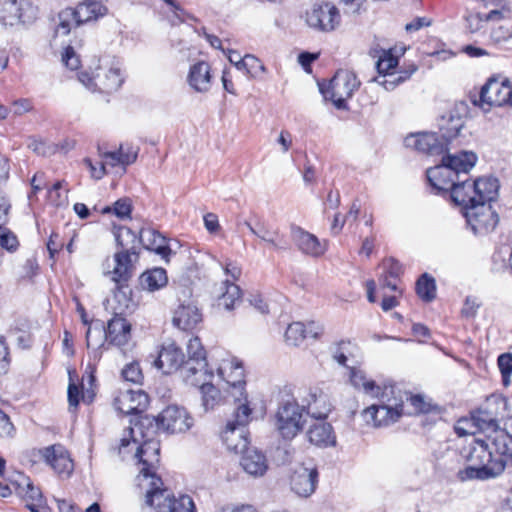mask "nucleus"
I'll return each mask as SVG.
<instances>
[{"label":"nucleus","mask_w":512,"mask_h":512,"mask_svg":"<svg viewBox=\"0 0 512 512\" xmlns=\"http://www.w3.org/2000/svg\"><path fill=\"white\" fill-rule=\"evenodd\" d=\"M158 425L154 417L145 415L129 427V437H123L119 446V453L125 454L129 446L136 450L134 457L138 460L140 474L144 480H149V489L146 492V504L153 507L155 512H195L194 502L188 495L174 498L166 489H161L162 481L155 475L159 463V442L155 440Z\"/></svg>","instance_id":"obj_1"},{"label":"nucleus","mask_w":512,"mask_h":512,"mask_svg":"<svg viewBox=\"0 0 512 512\" xmlns=\"http://www.w3.org/2000/svg\"><path fill=\"white\" fill-rule=\"evenodd\" d=\"M477 156L473 152L463 151L458 154H448L442 163L427 170L430 184L439 191H451L461 184L460 174H467L476 164Z\"/></svg>","instance_id":"obj_2"},{"label":"nucleus","mask_w":512,"mask_h":512,"mask_svg":"<svg viewBox=\"0 0 512 512\" xmlns=\"http://www.w3.org/2000/svg\"><path fill=\"white\" fill-rule=\"evenodd\" d=\"M467 460L470 465L458 473L462 481L487 480L499 476L504 471V462L494 458L493 451L490 450L484 439L474 440Z\"/></svg>","instance_id":"obj_3"},{"label":"nucleus","mask_w":512,"mask_h":512,"mask_svg":"<svg viewBox=\"0 0 512 512\" xmlns=\"http://www.w3.org/2000/svg\"><path fill=\"white\" fill-rule=\"evenodd\" d=\"M79 80L91 91L115 92L124 82L122 63L115 57H103L98 60L91 73L81 72Z\"/></svg>","instance_id":"obj_4"},{"label":"nucleus","mask_w":512,"mask_h":512,"mask_svg":"<svg viewBox=\"0 0 512 512\" xmlns=\"http://www.w3.org/2000/svg\"><path fill=\"white\" fill-rule=\"evenodd\" d=\"M106 7L98 0H83L75 8L68 7L57 15L55 33L68 35L72 29L82 24L97 20L106 14Z\"/></svg>","instance_id":"obj_5"},{"label":"nucleus","mask_w":512,"mask_h":512,"mask_svg":"<svg viewBox=\"0 0 512 512\" xmlns=\"http://www.w3.org/2000/svg\"><path fill=\"white\" fill-rule=\"evenodd\" d=\"M499 182L496 178H478L473 183L462 180L453 189L452 200L457 205L466 206L469 203L489 204L498 196Z\"/></svg>","instance_id":"obj_6"},{"label":"nucleus","mask_w":512,"mask_h":512,"mask_svg":"<svg viewBox=\"0 0 512 512\" xmlns=\"http://www.w3.org/2000/svg\"><path fill=\"white\" fill-rule=\"evenodd\" d=\"M218 375L225 381L227 400L233 398L235 404L248 401L245 391V373L242 363L226 352L218 353Z\"/></svg>","instance_id":"obj_7"},{"label":"nucleus","mask_w":512,"mask_h":512,"mask_svg":"<svg viewBox=\"0 0 512 512\" xmlns=\"http://www.w3.org/2000/svg\"><path fill=\"white\" fill-rule=\"evenodd\" d=\"M236 405L237 408L234 409L231 419L227 421L221 437L229 450L242 454L250 449L246 426L251 421L252 410L248 401Z\"/></svg>","instance_id":"obj_8"},{"label":"nucleus","mask_w":512,"mask_h":512,"mask_svg":"<svg viewBox=\"0 0 512 512\" xmlns=\"http://www.w3.org/2000/svg\"><path fill=\"white\" fill-rule=\"evenodd\" d=\"M360 81L350 70H338L327 85H320V91L326 100H330L336 108L345 109L346 101L359 88Z\"/></svg>","instance_id":"obj_9"},{"label":"nucleus","mask_w":512,"mask_h":512,"mask_svg":"<svg viewBox=\"0 0 512 512\" xmlns=\"http://www.w3.org/2000/svg\"><path fill=\"white\" fill-rule=\"evenodd\" d=\"M274 427L284 439H293L304 427L303 409L295 399L280 403L274 415Z\"/></svg>","instance_id":"obj_10"},{"label":"nucleus","mask_w":512,"mask_h":512,"mask_svg":"<svg viewBox=\"0 0 512 512\" xmlns=\"http://www.w3.org/2000/svg\"><path fill=\"white\" fill-rule=\"evenodd\" d=\"M39 17V8L31 0H0V23L5 26L31 25Z\"/></svg>","instance_id":"obj_11"},{"label":"nucleus","mask_w":512,"mask_h":512,"mask_svg":"<svg viewBox=\"0 0 512 512\" xmlns=\"http://www.w3.org/2000/svg\"><path fill=\"white\" fill-rule=\"evenodd\" d=\"M30 457L34 463L39 461L45 462L62 478L69 477L74 469L73 461L68 451L60 444L33 449L30 452Z\"/></svg>","instance_id":"obj_12"},{"label":"nucleus","mask_w":512,"mask_h":512,"mask_svg":"<svg viewBox=\"0 0 512 512\" xmlns=\"http://www.w3.org/2000/svg\"><path fill=\"white\" fill-rule=\"evenodd\" d=\"M188 359L185 361L181 375L187 384L200 382L207 375L208 363L206 353L198 337L191 338L187 343Z\"/></svg>","instance_id":"obj_13"},{"label":"nucleus","mask_w":512,"mask_h":512,"mask_svg":"<svg viewBox=\"0 0 512 512\" xmlns=\"http://www.w3.org/2000/svg\"><path fill=\"white\" fill-rule=\"evenodd\" d=\"M305 22L315 31L329 33L338 28L341 16L334 4L320 2L315 3L305 12Z\"/></svg>","instance_id":"obj_14"},{"label":"nucleus","mask_w":512,"mask_h":512,"mask_svg":"<svg viewBox=\"0 0 512 512\" xmlns=\"http://www.w3.org/2000/svg\"><path fill=\"white\" fill-rule=\"evenodd\" d=\"M463 208L467 222L474 233L484 234L495 229L499 217L490 204L469 203Z\"/></svg>","instance_id":"obj_15"},{"label":"nucleus","mask_w":512,"mask_h":512,"mask_svg":"<svg viewBox=\"0 0 512 512\" xmlns=\"http://www.w3.org/2000/svg\"><path fill=\"white\" fill-rule=\"evenodd\" d=\"M154 423L158 425V429L174 434L190 430L194 419L185 408L171 405L154 418Z\"/></svg>","instance_id":"obj_16"},{"label":"nucleus","mask_w":512,"mask_h":512,"mask_svg":"<svg viewBox=\"0 0 512 512\" xmlns=\"http://www.w3.org/2000/svg\"><path fill=\"white\" fill-rule=\"evenodd\" d=\"M499 429V422L495 414L488 409H479L472 413L470 418H464L457 422L456 433L459 436L475 434L476 430L482 432H495Z\"/></svg>","instance_id":"obj_17"},{"label":"nucleus","mask_w":512,"mask_h":512,"mask_svg":"<svg viewBox=\"0 0 512 512\" xmlns=\"http://www.w3.org/2000/svg\"><path fill=\"white\" fill-rule=\"evenodd\" d=\"M377 398L379 399V404H376L378 413L377 424L382 427L398 421L403 413V401L394 396V388L392 386H384Z\"/></svg>","instance_id":"obj_18"},{"label":"nucleus","mask_w":512,"mask_h":512,"mask_svg":"<svg viewBox=\"0 0 512 512\" xmlns=\"http://www.w3.org/2000/svg\"><path fill=\"white\" fill-rule=\"evenodd\" d=\"M319 473L315 467L297 466L290 475V489L298 497H311L318 485Z\"/></svg>","instance_id":"obj_19"},{"label":"nucleus","mask_w":512,"mask_h":512,"mask_svg":"<svg viewBox=\"0 0 512 512\" xmlns=\"http://www.w3.org/2000/svg\"><path fill=\"white\" fill-rule=\"evenodd\" d=\"M301 408L315 419H325L331 412L329 397L318 388L304 389L300 394Z\"/></svg>","instance_id":"obj_20"},{"label":"nucleus","mask_w":512,"mask_h":512,"mask_svg":"<svg viewBox=\"0 0 512 512\" xmlns=\"http://www.w3.org/2000/svg\"><path fill=\"white\" fill-rule=\"evenodd\" d=\"M512 85L507 81L489 79L480 91V104L483 107L510 105Z\"/></svg>","instance_id":"obj_21"},{"label":"nucleus","mask_w":512,"mask_h":512,"mask_svg":"<svg viewBox=\"0 0 512 512\" xmlns=\"http://www.w3.org/2000/svg\"><path fill=\"white\" fill-rule=\"evenodd\" d=\"M149 404L148 395L142 390L127 389L119 391L114 399V407L123 414H138L143 412Z\"/></svg>","instance_id":"obj_22"},{"label":"nucleus","mask_w":512,"mask_h":512,"mask_svg":"<svg viewBox=\"0 0 512 512\" xmlns=\"http://www.w3.org/2000/svg\"><path fill=\"white\" fill-rule=\"evenodd\" d=\"M405 146L417 151L429 154L439 155L446 151V142L436 133H417L405 138Z\"/></svg>","instance_id":"obj_23"},{"label":"nucleus","mask_w":512,"mask_h":512,"mask_svg":"<svg viewBox=\"0 0 512 512\" xmlns=\"http://www.w3.org/2000/svg\"><path fill=\"white\" fill-rule=\"evenodd\" d=\"M244 225L254 236L267 243L272 249L281 251L287 250L289 248V243L285 236L282 235L279 230L274 228L272 225L263 221H258L255 223V225L245 221Z\"/></svg>","instance_id":"obj_24"},{"label":"nucleus","mask_w":512,"mask_h":512,"mask_svg":"<svg viewBox=\"0 0 512 512\" xmlns=\"http://www.w3.org/2000/svg\"><path fill=\"white\" fill-rule=\"evenodd\" d=\"M213 377V373L211 371L207 372V375L201 378L200 382L191 384L192 386H197L200 389L202 406L205 411L213 410L216 406H218L221 402H225L227 404H231L237 408V405L233 402V398H229L227 400V393L224 390V395L221 394L220 390L216 388L210 380Z\"/></svg>","instance_id":"obj_25"},{"label":"nucleus","mask_w":512,"mask_h":512,"mask_svg":"<svg viewBox=\"0 0 512 512\" xmlns=\"http://www.w3.org/2000/svg\"><path fill=\"white\" fill-rule=\"evenodd\" d=\"M201 321L202 314L192 300L179 304L173 312V325L184 331L194 329Z\"/></svg>","instance_id":"obj_26"},{"label":"nucleus","mask_w":512,"mask_h":512,"mask_svg":"<svg viewBox=\"0 0 512 512\" xmlns=\"http://www.w3.org/2000/svg\"><path fill=\"white\" fill-rule=\"evenodd\" d=\"M291 236L298 249L308 256L319 257L326 251L325 242H321L314 234L301 227L292 226Z\"/></svg>","instance_id":"obj_27"},{"label":"nucleus","mask_w":512,"mask_h":512,"mask_svg":"<svg viewBox=\"0 0 512 512\" xmlns=\"http://www.w3.org/2000/svg\"><path fill=\"white\" fill-rule=\"evenodd\" d=\"M131 339V323L115 314L107 323L106 340L109 344L122 347L129 343Z\"/></svg>","instance_id":"obj_28"},{"label":"nucleus","mask_w":512,"mask_h":512,"mask_svg":"<svg viewBox=\"0 0 512 512\" xmlns=\"http://www.w3.org/2000/svg\"><path fill=\"white\" fill-rule=\"evenodd\" d=\"M184 363V354L175 343L163 345L155 361V365L166 374L182 369Z\"/></svg>","instance_id":"obj_29"},{"label":"nucleus","mask_w":512,"mask_h":512,"mask_svg":"<svg viewBox=\"0 0 512 512\" xmlns=\"http://www.w3.org/2000/svg\"><path fill=\"white\" fill-rule=\"evenodd\" d=\"M189 86L198 93H206L212 85L211 67L205 61L191 65L187 76Z\"/></svg>","instance_id":"obj_30"},{"label":"nucleus","mask_w":512,"mask_h":512,"mask_svg":"<svg viewBox=\"0 0 512 512\" xmlns=\"http://www.w3.org/2000/svg\"><path fill=\"white\" fill-rule=\"evenodd\" d=\"M139 242L147 250L154 251L160 255L166 262L169 261L171 249L166 243V238L158 231L152 228H143L139 234Z\"/></svg>","instance_id":"obj_31"},{"label":"nucleus","mask_w":512,"mask_h":512,"mask_svg":"<svg viewBox=\"0 0 512 512\" xmlns=\"http://www.w3.org/2000/svg\"><path fill=\"white\" fill-rule=\"evenodd\" d=\"M509 14V10L494 9L486 14L478 12H468L465 16L466 29L469 33H478L482 31L488 22H498Z\"/></svg>","instance_id":"obj_32"},{"label":"nucleus","mask_w":512,"mask_h":512,"mask_svg":"<svg viewBox=\"0 0 512 512\" xmlns=\"http://www.w3.org/2000/svg\"><path fill=\"white\" fill-rule=\"evenodd\" d=\"M138 258L137 251H129V250H121L115 252L114 254V268L109 274L112 277V280L119 283L121 281H126L131 273L132 263L136 261Z\"/></svg>","instance_id":"obj_33"},{"label":"nucleus","mask_w":512,"mask_h":512,"mask_svg":"<svg viewBox=\"0 0 512 512\" xmlns=\"http://www.w3.org/2000/svg\"><path fill=\"white\" fill-rule=\"evenodd\" d=\"M241 466L248 474L259 477L263 476L268 469L266 457L260 451L250 448L242 453Z\"/></svg>","instance_id":"obj_34"},{"label":"nucleus","mask_w":512,"mask_h":512,"mask_svg":"<svg viewBox=\"0 0 512 512\" xmlns=\"http://www.w3.org/2000/svg\"><path fill=\"white\" fill-rule=\"evenodd\" d=\"M494 435H488L484 440L488 444L495 459H500L506 466V457L512 444V437L504 430L498 429L493 432Z\"/></svg>","instance_id":"obj_35"},{"label":"nucleus","mask_w":512,"mask_h":512,"mask_svg":"<svg viewBox=\"0 0 512 512\" xmlns=\"http://www.w3.org/2000/svg\"><path fill=\"white\" fill-rule=\"evenodd\" d=\"M307 436L309 441L317 446H330L336 443L333 428L327 422L320 421L312 424L307 431Z\"/></svg>","instance_id":"obj_36"},{"label":"nucleus","mask_w":512,"mask_h":512,"mask_svg":"<svg viewBox=\"0 0 512 512\" xmlns=\"http://www.w3.org/2000/svg\"><path fill=\"white\" fill-rule=\"evenodd\" d=\"M350 383L355 389L362 390L370 397H379L383 387L377 385L375 381L368 378L366 373L360 368L351 367L349 374Z\"/></svg>","instance_id":"obj_37"},{"label":"nucleus","mask_w":512,"mask_h":512,"mask_svg":"<svg viewBox=\"0 0 512 512\" xmlns=\"http://www.w3.org/2000/svg\"><path fill=\"white\" fill-rule=\"evenodd\" d=\"M19 494L26 501V507L31 512H49L48 509L42 505L43 497L39 488L34 487L28 478L24 479V486L19 487Z\"/></svg>","instance_id":"obj_38"},{"label":"nucleus","mask_w":512,"mask_h":512,"mask_svg":"<svg viewBox=\"0 0 512 512\" xmlns=\"http://www.w3.org/2000/svg\"><path fill=\"white\" fill-rule=\"evenodd\" d=\"M441 138L448 145V141L457 136L464 126V120L459 113L450 111L443 115L440 120Z\"/></svg>","instance_id":"obj_39"},{"label":"nucleus","mask_w":512,"mask_h":512,"mask_svg":"<svg viewBox=\"0 0 512 512\" xmlns=\"http://www.w3.org/2000/svg\"><path fill=\"white\" fill-rule=\"evenodd\" d=\"M220 289L221 293L217 300L219 307H223L225 310H232L241 302V290L239 286L230 280H225Z\"/></svg>","instance_id":"obj_40"},{"label":"nucleus","mask_w":512,"mask_h":512,"mask_svg":"<svg viewBox=\"0 0 512 512\" xmlns=\"http://www.w3.org/2000/svg\"><path fill=\"white\" fill-rule=\"evenodd\" d=\"M168 282L166 270L154 268L144 272L140 277V284L144 290L153 292L166 286Z\"/></svg>","instance_id":"obj_41"},{"label":"nucleus","mask_w":512,"mask_h":512,"mask_svg":"<svg viewBox=\"0 0 512 512\" xmlns=\"http://www.w3.org/2000/svg\"><path fill=\"white\" fill-rule=\"evenodd\" d=\"M164 6L161 10L172 25H178L186 20H195L194 16L185 11L179 3L174 0H162Z\"/></svg>","instance_id":"obj_42"},{"label":"nucleus","mask_w":512,"mask_h":512,"mask_svg":"<svg viewBox=\"0 0 512 512\" xmlns=\"http://www.w3.org/2000/svg\"><path fill=\"white\" fill-rule=\"evenodd\" d=\"M114 235L119 249L137 251L139 237L130 228L121 226L116 229Z\"/></svg>","instance_id":"obj_43"},{"label":"nucleus","mask_w":512,"mask_h":512,"mask_svg":"<svg viewBox=\"0 0 512 512\" xmlns=\"http://www.w3.org/2000/svg\"><path fill=\"white\" fill-rule=\"evenodd\" d=\"M416 292L422 300L432 301L436 297L435 279L424 273L416 282Z\"/></svg>","instance_id":"obj_44"},{"label":"nucleus","mask_w":512,"mask_h":512,"mask_svg":"<svg viewBox=\"0 0 512 512\" xmlns=\"http://www.w3.org/2000/svg\"><path fill=\"white\" fill-rule=\"evenodd\" d=\"M106 341V329L102 323L96 322L88 327L86 331V342L88 348H100Z\"/></svg>","instance_id":"obj_45"},{"label":"nucleus","mask_w":512,"mask_h":512,"mask_svg":"<svg viewBox=\"0 0 512 512\" xmlns=\"http://www.w3.org/2000/svg\"><path fill=\"white\" fill-rule=\"evenodd\" d=\"M284 337L288 345L298 346L305 338H307L306 325L302 322L291 323L287 327Z\"/></svg>","instance_id":"obj_46"},{"label":"nucleus","mask_w":512,"mask_h":512,"mask_svg":"<svg viewBox=\"0 0 512 512\" xmlns=\"http://www.w3.org/2000/svg\"><path fill=\"white\" fill-rule=\"evenodd\" d=\"M103 214L113 213L119 219H128L132 212V202L129 198H121L117 200L113 206H106L101 211Z\"/></svg>","instance_id":"obj_47"},{"label":"nucleus","mask_w":512,"mask_h":512,"mask_svg":"<svg viewBox=\"0 0 512 512\" xmlns=\"http://www.w3.org/2000/svg\"><path fill=\"white\" fill-rule=\"evenodd\" d=\"M398 65V58L393 55L392 50H383L376 62V69L379 75L393 72Z\"/></svg>","instance_id":"obj_48"},{"label":"nucleus","mask_w":512,"mask_h":512,"mask_svg":"<svg viewBox=\"0 0 512 512\" xmlns=\"http://www.w3.org/2000/svg\"><path fill=\"white\" fill-rule=\"evenodd\" d=\"M122 376L126 381L136 383V384L141 383V381L143 379V375H142L140 366L136 362L127 364L122 370Z\"/></svg>","instance_id":"obj_49"},{"label":"nucleus","mask_w":512,"mask_h":512,"mask_svg":"<svg viewBox=\"0 0 512 512\" xmlns=\"http://www.w3.org/2000/svg\"><path fill=\"white\" fill-rule=\"evenodd\" d=\"M350 342L341 341L332 347V357L340 365L347 366Z\"/></svg>","instance_id":"obj_50"},{"label":"nucleus","mask_w":512,"mask_h":512,"mask_svg":"<svg viewBox=\"0 0 512 512\" xmlns=\"http://www.w3.org/2000/svg\"><path fill=\"white\" fill-rule=\"evenodd\" d=\"M498 367L501 371L503 382L508 385L512 374V354H502L498 357Z\"/></svg>","instance_id":"obj_51"},{"label":"nucleus","mask_w":512,"mask_h":512,"mask_svg":"<svg viewBox=\"0 0 512 512\" xmlns=\"http://www.w3.org/2000/svg\"><path fill=\"white\" fill-rule=\"evenodd\" d=\"M138 148H134L133 146H123L119 147L118 153L121 155L122 166L125 167L134 163L138 156Z\"/></svg>","instance_id":"obj_52"},{"label":"nucleus","mask_w":512,"mask_h":512,"mask_svg":"<svg viewBox=\"0 0 512 512\" xmlns=\"http://www.w3.org/2000/svg\"><path fill=\"white\" fill-rule=\"evenodd\" d=\"M18 241L14 234L11 232H6L0 226V247L7 249L8 251H13L17 248Z\"/></svg>","instance_id":"obj_53"},{"label":"nucleus","mask_w":512,"mask_h":512,"mask_svg":"<svg viewBox=\"0 0 512 512\" xmlns=\"http://www.w3.org/2000/svg\"><path fill=\"white\" fill-rule=\"evenodd\" d=\"M248 57V76L251 78H257L259 73L266 72V67L261 61L253 55L247 54Z\"/></svg>","instance_id":"obj_54"},{"label":"nucleus","mask_w":512,"mask_h":512,"mask_svg":"<svg viewBox=\"0 0 512 512\" xmlns=\"http://www.w3.org/2000/svg\"><path fill=\"white\" fill-rule=\"evenodd\" d=\"M416 69H417L416 66L413 65L410 70L399 71V72L393 71V72L387 73L383 76L387 77L388 80H390L391 82H394V85L398 86L401 83L408 80L411 77V75L416 71Z\"/></svg>","instance_id":"obj_55"},{"label":"nucleus","mask_w":512,"mask_h":512,"mask_svg":"<svg viewBox=\"0 0 512 512\" xmlns=\"http://www.w3.org/2000/svg\"><path fill=\"white\" fill-rule=\"evenodd\" d=\"M10 365L9 348L3 338H0V375L8 371Z\"/></svg>","instance_id":"obj_56"},{"label":"nucleus","mask_w":512,"mask_h":512,"mask_svg":"<svg viewBox=\"0 0 512 512\" xmlns=\"http://www.w3.org/2000/svg\"><path fill=\"white\" fill-rule=\"evenodd\" d=\"M361 418L369 426H372L374 428L380 427V425L377 424L378 413L376 404H373L364 409L361 413Z\"/></svg>","instance_id":"obj_57"},{"label":"nucleus","mask_w":512,"mask_h":512,"mask_svg":"<svg viewBox=\"0 0 512 512\" xmlns=\"http://www.w3.org/2000/svg\"><path fill=\"white\" fill-rule=\"evenodd\" d=\"M0 434L4 437H11L14 434V426L2 410H0Z\"/></svg>","instance_id":"obj_58"},{"label":"nucleus","mask_w":512,"mask_h":512,"mask_svg":"<svg viewBox=\"0 0 512 512\" xmlns=\"http://www.w3.org/2000/svg\"><path fill=\"white\" fill-rule=\"evenodd\" d=\"M62 61L71 70H75L79 67L80 61L76 56L72 48L68 47L62 55Z\"/></svg>","instance_id":"obj_59"},{"label":"nucleus","mask_w":512,"mask_h":512,"mask_svg":"<svg viewBox=\"0 0 512 512\" xmlns=\"http://www.w3.org/2000/svg\"><path fill=\"white\" fill-rule=\"evenodd\" d=\"M84 163L89 167L93 178L99 180V179L103 178V176L106 174V168H105L104 162L101 161L99 163V166L97 167L96 165H94L92 163V161L90 159L86 158L84 160Z\"/></svg>","instance_id":"obj_60"},{"label":"nucleus","mask_w":512,"mask_h":512,"mask_svg":"<svg viewBox=\"0 0 512 512\" xmlns=\"http://www.w3.org/2000/svg\"><path fill=\"white\" fill-rule=\"evenodd\" d=\"M63 247V243L60 240V236L57 233H52L47 243V249L50 256L53 258L54 255Z\"/></svg>","instance_id":"obj_61"},{"label":"nucleus","mask_w":512,"mask_h":512,"mask_svg":"<svg viewBox=\"0 0 512 512\" xmlns=\"http://www.w3.org/2000/svg\"><path fill=\"white\" fill-rule=\"evenodd\" d=\"M101 158L103 159L102 162L106 165H110L112 167H115L117 165L122 166V159L121 155H119L118 151L115 152H105L103 154H100Z\"/></svg>","instance_id":"obj_62"},{"label":"nucleus","mask_w":512,"mask_h":512,"mask_svg":"<svg viewBox=\"0 0 512 512\" xmlns=\"http://www.w3.org/2000/svg\"><path fill=\"white\" fill-rule=\"evenodd\" d=\"M80 390L77 385L70 383L68 386V402L70 408H76L79 404Z\"/></svg>","instance_id":"obj_63"},{"label":"nucleus","mask_w":512,"mask_h":512,"mask_svg":"<svg viewBox=\"0 0 512 512\" xmlns=\"http://www.w3.org/2000/svg\"><path fill=\"white\" fill-rule=\"evenodd\" d=\"M13 113L15 115H23L24 113L30 111L32 109V105L27 99H20L13 103L12 105Z\"/></svg>","instance_id":"obj_64"}]
</instances>
